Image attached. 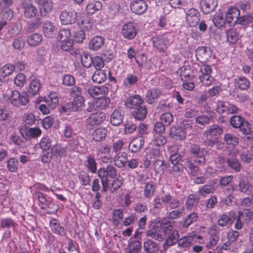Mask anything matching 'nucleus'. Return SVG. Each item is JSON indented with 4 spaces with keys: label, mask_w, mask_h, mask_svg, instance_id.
<instances>
[{
    "label": "nucleus",
    "mask_w": 253,
    "mask_h": 253,
    "mask_svg": "<svg viewBox=\"0 0 253 253\" xmlns=\"http://www.w3.org/2000/svg\"><path fill=\"white\" fill-rule=\"evenodd\" d=\"M173 222L168 219H156L150 225L147 235L159 241H164L173 230Z\"/></svg>",
    "instance_id": "obj_1"
},
{
    "label": "nucleus",
    "mask_w": 253,
    "mask_h": 253,
    "mask_svg": "<svg viewBox=\"0 0 253 253\" xmlns=\"http://www.w3.org/2000/svg\"><path fill=\"white\" fill-rule=\"evenodd\" d=\"M19 132L23 139L26 141H30L32 138H36L42 134V130L39 127H29L25 125L21 126Z\"/></svg>",
    "instance_id": "obj_2"
},
{
    "label": "nucleus",
    "mask_w": 253,
    "mask_h": 253,
    "mask_svg": "<svg viewBox=\"0 0 253 253\" xmlns=\"http://www.w3.org/2000/svg\"><path fill=\"white\" fill-rule=\"evenodd\" d=\"M238 155V151L236 149L229 150L227 154V166L236 172H239L241 168V164L237 158Z\"/></svg>",
    "instance_id": "obj_3"
},
{
    "label": "nucleus",
    "mask_w": 253,
    "mask_h": 253,
    "mask_svg": "<svg viewBox=\"0 0 253 253\" xmlns=\"http://www.w3.org/2000/svg\"><path fill=\"white\" fill-rule=\"evenodd\" d=\"M84 102V97L81 95H78L74 97L72 102L63 106L62 110L64 112H68V110L74 112L81 111Z\"/></svg>",
    "instance_id": "obj_4"
},
{
    "label": "nucleus",
    "mask_w": 253,
    "mask_h": 253,
    "mask_svg": "<svg viewBox=\"0 0 253 253\" xmlns=\"http://www.w3.org/2000/svg\"><path fill=\"white\" fill-rule=\"evenodd\" d=\"M212 55V51L210 47L198 46L195 50L196 60L202 63L208 61Z\"/></svg>",
    "instance_id": "obj_5"
},
{
    "label": "nucleus",
    "mask_w": 253,
    "mask_h": 253,
    "mask_svg": "<svg viewBox=\"0 0 253 253\" xmlns=\"http://www.w3.org/2000/svg\"><path fill=\"white\" fill-rule=\"evenodd\" d=\"M78 14L74 10L68 9L61 11L60 14V20L62 25H72L77 21Z\"/></svg>",
    "instance_id": "obj_6"
},
{
    "label": "nucleus",
    "mask_w": 253,
    "mask_h": 253,
    "mask_svg": "<svg viewBox=\"0 0 253 253\" xmlns=\"http://www.w3.org/2000/svg\"><path fill=\"white\" fill-rule=\"evenodd\" d=\"M21 6L24 9V16L27 19H31L36 16L38 10L35 6L31 0H23Z\"/></svg>",
    "instance_id": "obj_7"
},
{
    "label": "nucleus",
    "mask_w": 253,
    "mask_h": 253,
    "mask_svg": "<svg viewBox=\"0 0 253 253\" xmlns=\"http://www.w3.org/2000/svg\"><path fill=\"white\" fill-rule=\"evenodd\" d=\"M105 119L106 115L102 112H98L94 114H91L86 121L87 127L90 129L94 125L101 124L105 121Z\"/></svg>",
    "instance_id": "obj_8"
},
{
    "label": "nucleus",
    "mask_w": 253,
    "mask_h": 253,
    "mask_svg": "<svg viewBox=\"0 0 253 253\" xmlns=\"http://www.w3.org/2000/svg\"><path fill=\"white\" fill-rule=\"evenodd\" d=\"M137 29L132 22H127L123 25L122 29V34L123 37L128 40H132L137 35Z\"/></svg>",
    "instance_id": "obj_9"
},
{
    "label": "nucleus",
    "mask_w": 253,
    "mask_h": 253,
    "mask_svg": "<svg viewBox=\"0 0 253 253\" xmlns=\"http://www.w3.org/2000/svg\"><path fill=\"white\" fill-rule=\"evenodd\" d=\"M240 10L236 7H232L228 9L225 16V21L226 23L233 26L238 24L240 17Z\"/></svg>",
    "instance_id": "obj_10"
},
{
    "label": "nucleus",
    "mask_w": 253,
    "mask_h": 253,
    "mask_svg": "<svg viewBox=\"0 0 253 253\" xmlns=\"http://www.w3.org/2000/svg\"><path fill=\"white\" fill-rule=\"evenodd\" d=\"M200 13L196 9H189L186 14V21L191 27L196 26L200 20Z\"/></svg>",
    "instance_id": "obj_11"
},
{
    "label": "nucleus",
    "mask_w": 253,
    "mask_h": 253,
    "mask_svg": "<svg viewBox=\"0 0 253 253\" xmlns=\"http://www.w3.org/2000/svg\"><path fill=\"white\" fill-rule=\"evenodd\" d=\"M105 38L101 36H95L89 41L88 48L92 51H98L103 48L105 44Z\"/></svg>",
    "instance_id": "obj_12"
},
{
    "label": "nucleus",
    "mask_w": 253,
    "mask_h": 253,
    "mask_svg": "<svg viewBox=\"0 0 253 253\" xmlns=\"http://www.w3.org/2000/svg\"><path fill=\"white\" fill-rule=\"evenodd\" d=\"M217 6V0H201L200 2L201 10L205 14H209L214 11Z\"/></svg>",
    "instance_id": "obj_13"
},
{
    "label": "nucleus",
    "mask_w": 253,
    "mask_h": 253,
    "mask_svg": "<svg viewBox=\"0 0 253 253\" xmlns=\"http://www.w3.org/2000/svg\"><path fill=\"white\" fill-rule=\"evenodd\" d=\"M130 8L133 13L140 15L146 11L147 5L143 0H135L131 3Z\"/></svg>",
    "instance_id": "obj_14"
},
{
    "label": "nucleus",
    "mask_w": 253,
    "mask_h": 253,
    "mask_svg": "<svg viewBox=\"0 0 253 253\" xmlns=\"http://www.w3.org/2000/svg\"><path fill=\"white\" fill-rule=\"evenodd\" d=\"M153 45L158 50L161 52H164L168 45H169L171 41L167 37H157L153 40Z\"/></svg>",
    "instance_id": "obj_15"
},
{
    "label": "nucleus",
    "mask_w": 253,
    "mask_h": 253,
    "mask_svg": "<svg viewBox=\"0 0 253 253\" xmlns=\"http://www.w3.org/2000/svg\"><path fill=\"white\" fill-rule=\"evenodd\" d=\"M236 219V213L231 211L225 214H222L217 220L218 225L224 227L226 225H231Z\"/></svg>",
    "instance_id": "obj_16"
},
{
    "label": "nucleus",
    "mask_w": 253,
    "mask_h": 253,
    "mask_svg": "<svg viewBox=\"0 0 253 253\" xmlns=\"http://www.w3.org/2000/svg\"><path fill=\"white\" fill-rule=\"evenodd\" d=\"M124 117V112L121 107L116 108L113 111L111 118L110 123L114 126H118L123 122Z\"/></svg>",
    "instance_id": "obj_17"
},
{
    "label": "nucleus",
    "mask_w": 253,
    "mask_h": 253,
    "mask_svg": "<svg viewBox=\"0 0 253 253\" xmlns=\"http://www.w3.org/2000/svg\"><path fill=\"white\" fill-rule=\"evenodd\" d=\"M143 103L144 100L141 96L138 94H135L127 98L125 104L127 108L133 109L142 105Z\"/></svg>",
    "instance_id": "obj_18"
},
{
    "label": "nucleus",
    "mask_w": 253,
    "mask_h": 253,
    "mask_svg": "<svg viewBox=\"0 0 253 253\" xmlns=\"http://www.w3.org/2000/svg\"><path fill=\"white\" fill-rule=\"evenodd\" d=\"M169 134L171 137L176 140H183L187 136L185 130H182L179 126H172L170 128Z\"/></svg>",
    "instance_id": "obj_19"
},
{
    "label": "nucleus",
    "mask_w": 253,
    "mask_h": 253,
    "mask_svg": "<svg viewBox=\"0 0 253 253\" xmlns=\"http://www.w3.org/2000/svg\"><path fill=\"white\" fill-rule=\"evenodd\" d=\"M131 114L136 120L142 121L146 118L147 114V108L143 104L133 109Z\"/></svg>",
    "instance_id": "obj_20"
},
{
    "label": "nucleus",
    "mask_w": 253,
    "mask_h": 253,
    "mask_svg": "<svg viewBox=\"0 0 253 253\" xmlns=\"http://www.w3.org/2000/svg\"><path fill=\"white\" fill-rule=\"evenodd\" d=\"M179 238L178 231L176 230L171 231V233L166 236V240L164 244L163 247L165 250L167 249L169 247L174 245Z\"/></svg>",
    "instance_id": "obj_21"
},
{
    "label": "nucleus",
    "mask_w": 253,
    "mask_h": 253,
    "mask_svg": "<svg viewBox=\"0 0 253 253\" xmlns=\"http://www.w3.org/2000/svg\"><path fill=\"white\" fill-rule=\"evenodd\" d=\"M144 142V139L142 136L135 138L129 143L128 149L132 153L137 152L142 148Z\"/></svg>",
    "instance_id": "obj_22"
},
{
    "label": "nucleus",
    "mask_w": 253,
    "mask_h": 253,
    "mask_svg": "<svg viewBox=\"0 0 253 253\" xmlns=\"http://www.w3.org/2000/svg\"><path fill=\"white\" fill-rule=\"evenodd\" d=\"M50 226L52 232L60 236H65L66 231L65 228L61 226L57 219H52L50 221Z\"/></svg>",
    "instance_id": "obj_23"
},
{
    "label": "nucleus",
    "mask_w": 253,
    "mask_h": 253,
    "mask_svg": "<svg viewBox=\"0 0 253 253\" xmlns=\"http://www.w3.org/2000/svg\"><path fill=\"white\" fill-rule=\"evenodd\" d=\"M223 128L222 127L217 125H213L211 126L209 128L203 132L204 136L210 135L214 138L220 135L223 133Z\"/></svg>",
    "instance_id": "obj_24"
},
{
    "label": "nucleus",
    "mask_w": 253,
    "mask_h": 253,
    "mask_svg": "<svg viewBox=\"0 0 253 253\" xmlns=\"http://www.w3.org/2000/svg\"><path fill=\"white\" fill-rule=\"evenodd\" d=\"M102 7V3L101 1L90 0L86 6V12L87 14L92 15L101 9Z\"/></svg>",
    "instance_id": "obj_25"
},
{
    "label": "nucleus",
    "mask_w": 253,
    "mask_h": 253,
    "mask_svg": "<svg viewBox=\"0 0 253 253\" xmlns=\"http://www.w3.org/2000/svg\"><path fill=\"white\" fill-rule=\"evenodd\" d=\"M41 88V84L39 80L35 79L31 81L27 90L30 95L35 96L38 94Z\"/></svg>",
    "instance_id": "obj_26"
},
{
    "label": "nucleus",
    "mask_w": 253,
    "mask_h": 253,
    "mask_svg": "<svg viewBox=\"0 0 253 253\" xmlns=\"http://www.w3.org/2000/svg\"><path fill=\"white\" fill-rule=\"evenodd\" d=\"M43 31L45 36L48 38H52L56 34V31L52 23L46 21L43 26Z\"/></svg>",
    "instance_id": "obj_27"
},
{
    "label": "nucleus",
    "mask_w": 253,
    "mask_h": 253,
    "mask_svg": "<svg viewBox=\"0 0 253 253\" xmlns=\"http://www.w3.org/2000/svg\"><path fill=\"white\" fill-rule=\"evenodd\" d=\"M53 2L51 0H43L41 2L40 13L42 16H46L52 10Z\"/></svg>",
    "instance_id": "obj_28"
},
{
    "label": "nucleus",
    "mask_w": 253,
    "mask_h": 253,
    "mask_svg": "<svg viewBox=\"0 0 253 253\" xmlns=\"http://www.w3.org/2000/svg\"><path fill=\"white\" fill-rule=\"evenodd\" d=\"M161 94V91L159 88H152L148 90L146 95L147 102L149 104L154 103Z\"/></svg>",
    "instance_id": "obj_29"
},
{
    "label": "nucleus",
    "mask_w": 253,
    "mask_h": 253,
    "mask_svg": "<svg viewBox=\"0 0 253 253\" xmlns=\"http://www.w3.org/2000/svg\"><path fill=\"white\" fill-rule=\"evenodd\" d=\"M235 86L236 88L247 90L250 86V82L246 77H238L235 79Z\"/></svg>",
    "instance_id": "obj_30"
},
{
    "label": "nucleus",
    "mask_w": 253,
    "mask_h": 253,
    "mask_svg": "<svg viewBox=\"0 0 253 253\" xmlns=\"http://www.w3.org/2000/svg\"><path fill=\"white\" fill-rule=\"evenodd\" d=\"M143 248L146 253H158L159 251L158 244L150 239L144 243Z\"/></svg>",
    "instance_id": "obj_31"
},
{
    "label": "nucleus",
    "mask_w": 253,
    "mask_h": 253,
    "mask_svg": "<svg viewBox=\"0 0 253 253\" xmlns=\"http://www.w3.org/2000/svg\"><path fill=\"white\" fill-rule=\"evenodd\" d=\"M92 79L93 82L98 84L104 83L107 80V70H96L92 75Z\"/></svg>",
    "instance_id": "obj_32"
},
{
    "label": "nucleus",
    "mask_w": 253,
    "mask_h": 253,
    "mask_svg": "<svg viewBox=\"0 0 253 253\" xmlns=\"http://www.w3.org/2000/svg\"><path fill=\"white\" fill-rule=\"evenodd\" d=\"M238 24L244 28L251 27L253 28V16L251 14L244 15L240 16Z\"/></svg>",
    "instance_id": "obj_33"
},
{
    "label": "nucleus",
    "mask_w": 253,
    "mask_h": 253,
    "mask_svg": "<svg viewBox=\"0 0 253 253\" xmlns=\"http://www.w3.org/2000/svg\"><path fill=\"white\" fill-rule=\"evenodd\" d=\"M42 24V19L39 17H36L28 23V27L27 32L28 33H32L36 30L40 28Z\"/></svg>",
    "instance_id": "obj_34"
},
{
    "label": "nucleus",
    "mask_w": 253,
    "mask_h": 253,
    "mask_svg": "<svg viewBox=\"0 0 253 253\" xmlns=\"http://www.w3.org/2000/svg\"><path fill=\"white\" fill-rule=\"evenodd\" d=\"M227 42L235 44L239 39V34L235 29H230L226 32Z\"/></svg>",
    "instance_id": "obj_35"
},
{
    "label": "nucleus",
    "mask_w": 253,
    "mask_h": 253,
    "mask_svg": "<svg viewBox=\"0 0 253 253\" xmlns=\"http://www.w3.org/2000/svg\"><path fill=\"white\" fill-rule=\"evenodd\" d=\"M155 191V183L152 181H150L145 186L144 189V196L146 198L151 199L154 195Z\"/></svg>",
    "instance_id": "obj_36"
},
{
    "label": "nucleus",
    "mask_w": 253,
    "mask_h": 253,
    "mask_svg": "<svg viewBox=\"0 0 253 253\" xmlns=\"http://www.w3.org/2000/svg\"><path fill=\"white\" fill-rule=\"evenodd\" d=\"M181 79L183 81L192 80L194 76L191 75V67L189 65H184L179 69Z\"/></svg>",
    "instance_id": "obj_37"
},
{
    "label": "nucleus",
    "mask_w": 253,
    "mask_h": 253,
    "mask_svg": "<svg viewBox=\"0 0 253 253\" xmlns=\"http://www.w3.org/2000/svg\"><path fill=\"white\" fill-rule=\"evenodd\" d=\"M238 185L239 191L240 192L249 194L252 191V186L250 184L248 180L244 178H241L240 180Z\"/></svg>",
    "instance_id": "obj_38"
},
{
    "label": "nucleus",
    "mask_w": 253,
    "mask_h": 253,
    "mask_svg": "<svg viewBox=\"0 0 253 253\" xmlns=\"http://www.w3.org/2000/svg\"><path fill=\"white\" fill-rule=\"evenodd\" d=\"M45 206L42 207L41 209L46 211V213L48 214H56L59 209V206L51 201H49Z\"/></svg>",
    "instance_id": "obj_39"
},
{
    "label": "nucleus",
    "mask_w": 253,
    "mask_h": 253,
    "mask_svg": "<svg viewBox=\"0 0 253 253\" xmlns=\"http://www.w3.org/2000/svg\"><path fill=\"white\" fill-rule=\"evenodd\" d=\"M107 130L105 128H98L92 133L93 139L95 141L103 140L106 137Z\"/></svg>",
    "instance_id": "obj_40"
},
{
    "label": "nucleus",
    "mask_w": 253,
    "mask_h": 253,
    "mask_svg": "<svg viewBox=\"0 0 253 253\" xmlns=\"http://www.w3.org/2000/svg\"><path fill=\"white\" fill-rule=\"evenodd\" d=\"M42 41V36L38 33L32 34L27 39L28 44L31 46H35L40 44Z\"/></svg>",
    "instance_id": "obj_41"
},
{
    "label": "nucleus",
    "mask_w": 253,
    "mask_h": 253,
    "mask_svg": "<svg viewBox=\"0 0 253 253\" xmlns=\"http://www.w3.org/2000/svg\"><path fill=\"white\" fill-rule=\"evenodd\" d=\"M211 121H212L211 116L205 115H200L195 118L196 123L203 126L209 125Z\"/></svg>",
    "instance_id": "obj_42"
},
{
    "label": "nucleus",
    "mask_w": 253,
    "mask_h": 253,
    "mask_svg": "<svg viewBox=\"0 0 253 253\" xmlns=\"http://www.w3.org/2000/svg\"><path fill=\"white\" fill-rule=\"evenodd\" d=\"M51 151L53 156L61 157L65 156L66 150L65 148L62 147L60 145L56 144L53 145L51 148Z\"/></svg>",
    "instance_id": "obj_43"
},
{
    "label": "nucleus",
    "mask_w": 253,
    "mask_h": 253,
    "mask_svg": "<svg viewBox=\"0 0 253 253\" xmlns=\"http://www.w3.org/2000/svg\"><path fill=\"white\" fill-rule=\"evenodd\" d=\"M212 22L214 25L218 28L222 27L225 22L226 23L225 19L223 18V14L220 12H216L212 18Z\"/></svg>",
    "instance_id": "obj_44"
},
{
    "label": "nucleus",
    "mask_w": 253,
    "mask_h": 253,
    "mask_svg": "<svg viewBox=\"0 0 253 253\" xmlns=\"http://www.w3.org/2000/svg\"><path fill=\"white\" fill-rule=\"evenodd\" d=\"M93 58V57H92L90 54L84 52L81 56V61L83 65L86 68L90 67L92 64Z\"/></svg>",
    "instance_id": "obj_45"
},
{
    "label": "nucleus",
    "mask_w": 253,
    "mask_h": 253,
    "mask_svg": "<svg viewBox=\"0 0 253 253\" xmlns=\"http://www.w3.org/2000/svg\"><path fill=\"white\" fill-rule=\"evenodd\" d=\"M245 121L244 118L239 115H234L230 119V125L234 128H239Z\"/></svg>",
    "instance_id": "obj_46"
},
{
    "label": "nucleus",
    "mask_w": 253,
    "mask_h": 253,
    "mask_svg": "<svg viewBox=\"0 0 253 253\" xmlns=\"http://www.w3.org/2000/svg\"><path fill=\"white\" fill-rule=\"evenodd\" d=\"M71 31L69 29H62L60 30L57 35V40L60 42L71 39L70 38Z\"/></svg>",
    "instance_id": "obj_47"
},
{
    "label": "nucleus",
    "mask_w": 253,
    "mask_h": 253,
    "mask_svg": "<svg viewBox=\"0 0 253 253\" xmlns=\"http://www.w3.org/2000/svg\"><path fill=\"white\" fill-rule=\"evenodd\" d=\"M215 190L213 184H206L199 189V193L201 195L206 196L208 194L213 193Z\"/></svg>",
    "instance_id": "obj_48"
},
{
    "label": "nucleus",
    "mask_w": 253,
    "mask_h": 253,
    "mask_svg": "<svg viewBox=\"0 0 253 253\" xmlns=\"http://www.w3.org/2000/svg\"><path fill=\"white\" fill-rule=\"evenodd\" d=\"M39 145L40 148L43 151H48L51 148V142L50 139L48 137H42L39 142Z\"/></svg>",
    "instance_id": "obj_49"
},
{
    "label": "nucleus",
    "mask_w": 253,
    "mask_h": 253,
    "mask_svg": "<svg viewBox=\"0 0 253 253\" xmlns=\"http://www.w3.org/2000/svg\"><path fill=\"white\" fill-rule=\"evenodd\" d=\"M224 140L228 145L237 146L239 143V139L237 137L230 133L225 134Z\"/></svg>",
    "instance_id": "obj_50"
},
{
    "label": "nucleus",
    "mask_w": 253,
    "mask_h": 253,
    "mask_svg": "<svg viewBox=\"0 0 253 253\" xmlns=\"http://www.w3.org/2000/svg\"><path fill=\"white\" fill-rule=\"evenodd\" d=\"M160 120L164 125L168 126L173 122V116L170 113H165L161 116Z\"/></svg>",
    "instance_id": "obj_51"
},
{
    "label": "nucleus",
    "mask_w": 253,
    "mask_h": 253,
    "mask_svg": "<svg viewBox=\"0 0 253 253\" xmlns=\"http://www.w3.org/2000/svg\"><path fill=\"white\" fill-rule=\"evenodd\" d=\"M193 240V236L184 237L178 241V245L179 247L184 248L190 247L192 244Z\"/></svg>",
    "instance_id": "obj_52"
},
{
    "label": "nucleus",
    "mask_w": 253,
    "mask_h": 253,
    "mask_svg": "<svg viewBox=\"0 0 253 253\" xmlns=\"http://www.w3.org/2000/svg\"><path fill=\"white\" fill-rule=\"evenodd\" d=\"M110 103L109 98L101 96L99 97L98 100L96 102L97 108H100L101 109H105L109 106Z\"/></svg>",
    "instance_id": "obj_53"
},
{
    "label": "nucleus",
    "mask_w": 253,
    "mask_h": 253,
    "mask_svg": "<svg viewBox=\"0 0 253 253\" xmlns=\"http://www.w3.org/2000/svg\"><path fill=\"white\" fill-rule=\"evenodd\" d=\"M123 184V179L120 175L116 178H115L111 184V192L114 193L116 192L121 187Z\"/></svg>",
    "instance_id": "obj_54"
},
{
    "label": "nucleus",
    "mask_w": 253,
    "mask_h": 253,
    "mask_svg": "<svg viewBox=\"0 0 253 253\" xmlns=\"http://www.w3.org/2000/svg\"><path fill=\"white\" fill-rule=\"evenodd\" d=\"M16 224L14 220L9 217L2 218L0 220V226L2 228L9 229L15 227Z\"/></svg>",
    "instance_id": "obj_55"
},
{
    "label": "nucleus",
    "mask_w": 253,
    "mask_h": 253,
    "mask_svg": "<svg viewBox=\"0 0 253 253\" xmlns=\"http://www.w3.org/2000/svg\"><path fill=\"white\" fill-rule=\"evenodd\" d=\"M206 138L203 140V144L207 147H213L218 143V137L214 138L210 135L204 136Z\"/></svg>",
    "instance_id": "obj_56"
},
{
    "label": "nucleus",
    "mask_w": 253,
    "mask_h": 253,
    "mask_svg": "<svg viewBox=\"0 0 253 253\" xmlns=\"http://www.w3.org/2000/svg\"><path fill=\"white\" fill-rule=\"evenodd\" d=\"M138 81V78L136 76L133 74H128L125 79L124 84L130 87L136 84Z\"/></svg>",
    "instance_id": "obj_57"
},
{
    "label": "nucleus",
    "mask_w": 253,
    "mask_h": 253,
    "mask_svg": "<svg viewBox=\"0 0 253 253\" xmlns=\"http://www.w3.org/2000/svg\"><path fill=\"white\" fill-rule=\"evenodd\" d=\"M87 163V167L88 169L93 173H95L97 170V163L93 157L91 156L86 157Z\"/></svg>",
    "instance_id": "obj_58"
},
{
    "label": "nucleus",
    "mask_w": 253,
    "mask_h": 253,
    "mask_svg": "<svg viewBox=\"0 0 253 253\" xmlns=\"http://www.w3.org/2000/svg\"><path fill=\"white\" fill-rule=\"evenodd\" d=\"M78 178L81 181L82 185H89L90 182L89 175L85 171H82L80 172L78 174Z\"/></svg>",
    "instance_id": "obj_59"
},
{
    "label": "nucleus",
    "mask_w": 253,
    "mask_h": 253,
    "mask_svg": "<svg viewBox=\"0 0 253 253\" xmlns=\"http://www.w3.org/2000/svg\"><path fill=\"white\" fill-rule=\"evenodd\" d=\"M171 168L169 170L170 173L179 176L183 172V167L182 164H172Z\"/></svg>",
    "instance_id": "obj_60"
},
{
    "label": "nucleus",
    "mask_w": 253,
    "mask_h": 253,
    "mask_svg": "<svg viewBox=\"0 0 253 253\" xmlns=\"http://www.w3.org/2000/svg\"><path fill=\"white\" fill-rule=\"evenodd\" d=\"M23 121L24 123V125L27 126H32L35 124L36 122V119L34 114L32 113L29 114H25L23 117Z\"/></svg>",
    "instance_id": "obj_61"
},
{
    "label": "nucleus",
    "mask_w": 253,
    "mask_h": 253,
    "mask_svg": "<svg viewBox=\"0 0 253 253\" xmlns=\"http://www.w3.org/2000/svg\"><path fill=\"white\" fill-rule=\"evenodd\" d=\"M15 70V66L14 65L11 64H7L4 65L1 69L0 70V73L2 74V76H8L10 75L14 70Z\"/></svg>",
    "instance_id": "obj_62"
},
{
    "label": "nucleus",
    "mask_w": 253,
    "mask_h": 253,
    "mask_svg": "<svg viewBox=\"0 0 253 253\" xmlns=\"http://www.w3.org/2000/svg\"><path fill=\"white\" fill-rule=\"evenodd\" d=\"M197 218V213L195 212L191 213L184 219L182 225L185 227H188L193 222L196 221Z\"/></svg>",
    "instance_id": "obj_63"
},
{
    "label": "nucleus",
    "mask_w": 253,
    "mask_h": 253,
    "mask_svg": "<svg viewBox=\"0 0 253 253\" xmlns=\"http://www.w3.org/2000/svg\"><path fill=\"white\" fill-rule=\"evenodd\" d=\"M200 82L206 86H209L212 84V82L214 81V78L211 76V74L208 75H201L199 77Z\"/></svg>",
    "instance_id": "obj_64"
}]
</instances>
